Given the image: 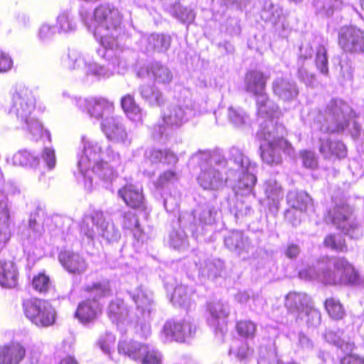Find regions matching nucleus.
<instances>
[{
    "mask_svg": "<svg viewBox=\"0 0 364 364\" xmlns=\"http://www.w3.org/2000/svg\"><path fill=\"white\" fill-rule=\"evenodd\" d=\"M219 209L214 203L208 202L198 205L192 212L193 221L190 228L193 234H203L204 230L212 227L217 221Z\"/></svg>",
    "mask_w": 364,
    "mask_h": 364,
    "instance_id": "nucleus-14",
    "label": "nucleus"
},
{
    "mask_svg": "<svg viewBox=\"0 0 364 364\" xmlns=\"http://www.w3.org/2000/svg\"><path fill=\"white\" fill-rule=\"evenodd\" d=\"M178 180L177 174L175 171L169 170L164 171L161 174L155 182V186L158 188H164L171 183H173Z\"/></svg>",
    "mask_w": 364,
    "mask_h": 364,
    "instance_id": "nucleus-62",
    "label": "nucleus"
},
{
    "mask_svg": "<svg viewBox=\"0 0 364 364\" xmlns=\"http://www.w3.org/2000/svg\"><path fill=\"white\" fill-rule=\"evenodd\" d=\"M314 46L316 48V65L322 74L327 75L328 73L327 50L325 44L321 43L317 38L314 39L312 43L305 42L301 45L298 64L302 63L301 59H308L313 56Z\"/></svg>",
    "mask_w": 364,
    "mask_h": 364,
    "instance_id": "nucleus-20",
    "label": "nucleus"
},
{
    "mask_svg": "<svg viewBox=\"0 0 364 364\" xmlns=\"http://www.w3.org/2000/svg\"><path fill=\"white\" fill-rule=\"evenodd\" d=\"M324 245L327 247L338 251L345 252L347 250L345 240L340 235H329L324 240Z\"/></svg>",
    "mask_w": 364,
    "mask_h": 364,
    "instance_id": "nucleus-58",
    "label": "nucleus"
},
{
    "mask_svg": "<svg viewBox=\"0 0 364 364\" xmlns=\"http://www.w3.org/2000/svg\"><path fill=\"white\" fill-rule=\"evenodd\" d=\"M80 232L89 240L100 236L109 242H117L121 237L118 228L112 220H107V213L101 210H93L84 216Z\"/></svg>",
    "mask_w": 364,
    "mask_h": 364,
    "instance_id": "nucleus-7",
    "label": "nucleus"
},
{
    "mask_svg": "<svg viewBox=\"0 0 364 364\" xmlns=\"http://www.w3.org/2000/svg\"><path fill=\"white\" fill-rule=\"evenodd\" d=\"M130 297L136 304V310L140 314L141 321L149 322L156 313V305L153 293L141 285L132 291Z\"/></svg>",
    "mask_w": 364,
    "mask_h": 364,
    "instance_id": "nucleus-19",
    "label": "nucleus"
},
{
    "mask_svg": "<svg viewBox=\"0 0 364 364\" xmlns=\"http://www.w3.org/2000/svg\"><path fill=\"white\" fill-rule=\"evenodd\" d=\"M269 76L259 70H249L244 79L245 90L255 98L262 95L267 93L266 85Z\"/></svg>",
    "mask_w": 364,
    "mask_h": 364,
    "instance_id": "nucleus-24",
    "label": "nucleus"
},
{
    "mask_svg": "<svg viewBox=\"0 0 364 364\" xmlns=\"http://www.w3.org/2000/svg\"><path fill=\"white\" fill-rule=\"evenodd\" d=\"M257 114L259 117L266 119L263 122L260 123L259 127L264 124L267 121H272L274 124H280L277 122H274L272 118H278L281 114L279 106L272 100H271L265 93L255 98Z\"/></svg>",
    "mask_w": 364,
    "mask_h": 364,
    "instance_id": "nucleus-28",
    "label": "nucleus"
},
{
    "mask_svg": "<svg viewBox=\"0 0 364 364\" xmlns=\"http://www.w3.org/2000/svg\"><path fill=\"white\" fill-rule=\"evenodd\" d=\"M196 331V326L191 318H172L166 321L161 334L166 342L184 343L188 338H193Z\"/></svg>",
    "mask_w": 364,
    "mask_h": 364,
    "instance_id": "nucleus-10",
    "label": "nucleus"
},
{
    "mask_svg": "<svg viewBox=\"0 0 364 364\" xmlns=\"http://www.w3.org/2000/svg\"><path fill=\"white\" fill-rule=\"evenodd\" d=\"M44 215L43 210L38 206L34 213H31L28 220V228L32 230L33 235H29L30 237L34 239L40 237L43 231V218Z\"/></svg>",
    "mask_w": 364,
    "mask_h": 364,
    "instance_id": "nucleus-49",
    "label": "nucleus"
},
{
    "mask_svg": "<svg viewBox=\"0 0 364 364\" xmlns=\"http://www.w3.org/2000/svg\"><path fill=\"white\" fill-rule=\"evenodd\" d=\"M121 164L120 156L111 147L106 149V158L91 166L92 171L103 182L106 189L113 191L112 183L117 177L116 168Z\"/></svg>",
    "mask_w": 364,
    "mask_h": 364,
    "instance_id": "nucleus-12",
    "label": "nucleus"
},
{
    "mask_svg": "<svg viewBox=\"0 0 364 364\" xmlns=\"http://www.w3.org/2000/svg\"><path fill=\"white\" fill-rule=\"evenodd\" d=\"M26 122L28 132L31 135L33 140L37 141L45 136L49 141H50V133L46 130L43 132V125L37 118L29 117L26 119Z\"/></svg>",
    "mask_w": 364,
    "mask_h": 364,
    "instance_id": "nucleus-50",
    "label": "nucleus"
},
{
    "mask_svg": "<svg viewBox=\"0 0 364 364\" xmlns=\"http://www.w3.org/2000/svg\"><path fill=\"white\" fill-rule=\"evenodd\" d=\"M304 280H318L324 284L352 285L360 284V275L355 267L343 257L323 258L316 268L309 266L299 272Z\"/></svg>",
    "mask_w": 364,
    "mask_h": 364,
    "instance_id": "nucleus-4",
    "label": "nucleus"
},
{
    "mask_svg": "<svg viewBox=\"0 0 364 364\" xmlns=\"http://www.w3.org/2000/svg\"><path fill=\"white\" fill-rule=\"evenodd\" d=\"M58 260L65 270L73 274H82L87 267L83 257L71 250L61 251L58 255Z\"/></svg>",
    "mask_w": 364,
    "mask_h": 364,
    "instance_id": "nucleus-26",
    "label": "nucleus"
},
{
    "mask_svg": "<svg viewBox=\"0 0 364 364\" xmlns=\"http://www.w3.org/2000/svg\"><path fill=\"white\" fill-rule=\"evenodd\" d=\"M84 24L100 40L103 48L111 50L119 46L118 38L122 33V16L118 9L109 5H100L90 16L87 10L79 11Z\"/></svg>",
    "mask_w": 364,
    "mask_h": 364,
    "instance_id": "nucleus-3",
    "label": "nucleus"
},
{
    "mask_svg": "<svg viewBox=\"0 0 364 364\" xmlns=\"http://www.w3.org/2000/svg\"><path fill=\"white\" fill-rule=\"evenodd\" d=\"M208 324L214 330L217 336L223 338L227 331V318L230 314L228 303L220 301L208 304Z\"/></svg>",
    "mask_w": 364,
    "mask_h": 364,
    "instance_id": "nucleus-18",
    "label": "nucleus"
},
{
    "mask_svg": "<svg viewBox=\"0 0 364 364\" xmlns=\"http://www.w3.org/2000/svg\"><path fill=\"white\" fill-rule=\"evenodd\" d=\"M86 69L87 73L98 77H109L113 75V71L95 63H89Z\"/></svg>",
    "mask_w": 364,
    "mask_h": 364,
    "instance_id": "nucleus-63",
    "label": "nucleus"
},
{
    "mask_svg": "<svg viewBox=\"0 0 364 364\" xmlns=\"http://www.w3.org/2000/svg\"><path fill=\"white\" fill-rule=\"evenodd\" d=\"M85 291L89 294V296L93 301L101 303V301L112 295V291L110 282L107 280H102L94 282L85 287Z\"/></svg>",
    "mask_w": 364,
    "mask_h": 364,
    "instance_id": "nucleus-40",
    "label": "nucleus"
},
{
    "mask_svg": "<svg viewBox=\"0 0 364 364\" xmlns=\"http://www.w3.org/2000/svg\"><path fill=\"white\" fill-rule=\"evenodd\" d=\"M57 26L59 33H70L75 31L77 25L70 11H63L58 15Z\"/></svg>",
    "mask_w": 364,
    "mask_h": 364,
    "instance_id": "nucleus-52",
    "label": "nucleus"
},
{
    "mask_svg": "<svg viewBox=\"0 0 364 364\" xmlns=\"http://www.w3.org/2000/svg\"><path fill=\"white\" fill-rule=\"evenodd\" d=\"M264 188L269 211L275 215L278 212L280 202L284 197L282 188L274 179L267 180L264 183Z\"/></svg>",
    "mask_w": 364,
    "mask_h": 364,
    "instance_id": "nucleus-30",
    "label": "nucleus"
},
{
    "mask_svg": "<svg viewBox=\"0 0 364 364\" xmlns=\"http://www.w3.org/2000/svg\"><path fill=\"white\" fill-rule=\"evenodd\" d=\"M296 321L298 323L304 322L309 328H316L321 325V314L312 304L304 312L296 316Z\"/></svg>",
    "mask_w": 364,
    "mask_h": 364,
    "instance_id": "nucleus-44",
    "label": "nucleus"
},
{
    "mask_svg": "<svg viewBox=\"0 0 364 364\" xmlns=\"http://www.w3.org/2000/svg\"><path fill=\"white\" fill-rule=\"evenodd\" d=\"M75 103L80 110L97 120H103L105 115L111 114L114 110V102L103 97H75Z\"/></svg>",
    "mask_w": 364,
    "mask_h": 364,
    "instance_id": "nucleus-15",
    "label": "nucleus"
},
{
    "mask_svg": "<svg viewBox=\"0 0 364 364\" xmlns=\"http://www.w3.org/2000/svg\"><path fill=\"white\" fill-rule=\"evenodd\" d=\"M191 159L200 168L197 182L203 190L219 191L228 182L236 181V172L228 167L227 159L220 150L198 151Z\"/></svg>",
    "mask_w": 364,
    "mask_h": 364,
    "instance_id": "nucleus-2",
    "label": "nucleus"
},
{
    "mask_svg": "<svg viewBox=\"0 0 364 364\" xmlns=\"http://www.w3.org/2000/svg\"><path fill=\"white\" fill-rule=\"evenodd\" d=\"M50 279L44 273H39L32 279L33 288L40 293H46L50 289Z\"/></svg>",
    "mask_w": 364,
    "mask_h": 364,
    "instance_id": "nucleus-57",
    "label": "nucleus"
},
{
    "mask_svg": "<svg viewBox=\"0 0 364 364\" xmlns=\"http://www.w3.org/2000/svg\"><path fill=\"white\" fill-rule=\"evenodd\" d=\"M18 282V272L11 261H0V286L4 288L15 287Z\"/></svg>",
    "mask_w": 364,
    "mask_h": 364,
    "instance_id": "nucleus-36",
    "label": "nucleus"
},
{
    "mask_svg": "<svg viewBox=\"0 0 364 364\" xmlns=\"http://www.w3.org/2000/svg\"><path fill=\"white\" fill-rule=\"evenodd\" d=\"M147 346V344L134 341H119L118 344V351L120 354H124L135 361L140 362Z\"/></svg>",
    "mask_w": 364,
    "mask_h": 364,
    "instance_id": "nucleus-38",
    "label": "nucleus"
},
{
    "mask_svg": "<svg viewBox=\"0 0 364 364\" xmlns=\"http://www.w3.org/2000/svg\"><path fill=\"white\" fill-rule=\"evenodd\" d=\"M195 293L192 287L186 285H178L175 287L171 297V301L174 305L182 306L187 309H191L195 305L193 299Z\"/></svg>",
    "mask_w": 364,
    "mask_h": 364,
    "instance_id": "nucleus-37",
    "label": "nucleus"
},
{
    "mask_svg": "<svg viewBox=\"0 0 364 364\" xmlns=\"http://www.w3.org/2000/svg\"><path fill=\"white\" fill-rule=\"evenodd\" d=\"M101 309L102 304L88 299L78 305L75 316L82 323H86L94 320L101 312Z\"/></svg>",
    "mask_w": 364,
    "mask_h": 364,
    "instance_id": "nucleus-35",
    "label": "nucleus"
},
{
    "mask_svg": "<svg viewBox=\"0 0 364 364\" xmlns=\"http://www.w3.org/2000/svg\"><path fill=\"white\" fill-rule=\"evenodd\" d=\"M341 0H314L315 13L321 17L331 16L342 5Z\"/></svg>",
    "mask_w": 364,
    "mask_h": 364,
    "instance_id": "nucleus-45",
    "label": "nucleus"
},
{
    "mask_svg": "<svg viewBox=\"0 0 364 364\" xmlns=\"http://www.w3.org/2000/svg\"><path fill=\"white\" fill-rule=\"evenodd\" d=\"M188 90L183 89L177 105H172L162 113L164 123L168 127L178 128L201 110L196 102H192Z\"/></svg>",
    "mask_w": 364,
    "mask_h": 364,
    "instance_id": "nucleus-8",
    "label": "nucleus"
},
{
    "mask_svg": "<svg viewBox=\"0 0 364 364\" xmlns=\"http://www.w3.org/2000/svg\"><path fill=\"white\" fill-rule=\"evenodd\" d=\"M324 306L328 316L333 320H341L346 316V311L340 301L335 298L326 299Z\"/></svg>",
    "mask_w": 364,
    "mask_h": 364,
    "instance_id": "nucleus-51",
    "label": "nucleus"
},
{
    "mask_svg": "<svg viewBox=\"0 0 364 364\" xmlns=\"http://www.w3.org/2000/svg\"><path fill=\"white\" fill-rule=\"evenodd\" d=\"M101 129L109 140L125 146L130 145L132 140L120 117H105L101 122Z\"/></svg>",
    "mask_w": 364,
    "mask_h": 364,
    "instance_id": "nucleus-21",
    "label": "nucleus"
},
{
    "mask_svg": "<svg viewBox=\"0 0 364 364\" xmlns=\"http://www.w3.org/2000/svg\"><path fill=\"white\" fill-rule=\"evenodd\" d=\"M114 335L112 333H106L105 336L100 338L98 344L102 350L111 358V350L114 348Z\"/></svg>",
    "mask_w": 364,
    "mask_h": 364,
    "instance_id": "nucleus-64",
    "label": "nucleus"
},
{
    "mask_svg": "<svg viewBox=\"0 0 364 364\" xmlns=\"http://www.w3.org/2000/svg\"><path fill=\"white\" fill-rule=\"evenodd\" d=\"M120 104L122 109L126 116L131 120L136 123H142L143 117L146 113L136 104L134 97L132 94H127L121 98Z\"/></svg>",
    "mask_w": 364,
    "mask_h": 364,
    "instance_id": "nucleus-33",
    "label": "nucleus"
},
{
    "mask_svg": "<svg viewBox=\"0 0 364 364\" xmlns=\"http://www.w3.org/2000/svg\"><path fill=\"white\" fill-rule=\"evenodd\" d=\"M225 246L232 252H235L244 259L250 257L254 246L249 237L242 231L232 230L224 237Z\"/></svg>",
    "mask_w": 364,
    "mask_h": 364,
    "instance_id": "nucleus-23",
    "label": "nucleus"
},
{
    "mask_svg": "<svg viewBox=\"0 0 364 364\" xmlns=\"http://www.w3.org/2000/svg\"><path fill=\"white\" fill-rule=\"evenodd\" d=\"M108 316L113 323L124 322L129 315V310L120 299L112 301L108 306Z\"/></svg>",
    "mask_w": 364,
    "mask_h": 364,
    "instance_id": "nucleus-43",
    "label": "nucleus"
},
{
    "mask_svg": "<svg viewBox=\"0 0 364 364\" xmlns=\"http://www.w3.org/2000/svg\"><path fill=\"white\" fill-rule=\"evenodd\" d=\"M24 314L36 326L48 327L55 321V311L47 301L33 299L24 303Z\"/></svg>",
    "mask_w": 364,
    "mask_h": 364,
    "instance_id": "nucleus-11",
    "label": "nucleus"
},
{
    "mask_svg": "<svg viewBox=\"0 0 364 364\" xmlns=\"http://www.w3.org/2000/svg\"><path fill=\"white\" fill-rule=\"evenodd\" d=\"M169 243L174 249L180 250L188 245V237L185 231L181 229L173 228L169 235Z\"/></svg>",
    "mask_w": 364,
    "mask_h": 364,
    "instance_id": "nucleus-55",
    "label": "nucleus"
},
{
    "mask_svg": "<svg viewBox=\"0 0 364 364\" xmlns=\"http://www.w3.org/2000/svg\"><path fill=\"white\" fill-rule=\"evenodd\" d=\"M313 304L311 298L305 293L289 292L285 297L284 306L287 310L296 314L304 312Z\"/></svg>",
    "mask_w": 364,
    "mask_h": 364,
    "instance_id": "nucleus-31",
    "label": "nucleus"
},
{
    "mask_svg": "<svg viewBox=\"0 0 364 364\" xmlns=\"http://www.w3.org/2000/svg\"><path fill=\"white\" fill-rule=\"evenodd\" d=\"M287 130L283 124H274L272 121L262 124L256 136L263 141L259 145L260 156L268 165L277 166L282 163L281 150L290 154L292 146L285 139Z\"/></svg>",
    "mask_w": 364,
    "mask_h": 364,
    "instance_id": "nucleus-5",
    "label": "nucleus"
},
{
    "mask_svg": "<svg viewBox=\"0 0 364 364\" xmlns=\"http://www.w3.org/2000/svg\"><path fill=\"white\" fill-rule=\"evenodd\" d=\"M81 141L83 148L81 154L77 156V165L79 173L86 179L91 166L100 162L102 158H106V151L103 152L102 146L95 140L83 136Z\"/></svg>",
    "mask_w": 364,
    "mask_h": 364,
    "instance_id": "nucleus-13",
    "label": "nucleus"
},
{
    "mask_svg": "<svg viewBox=\"0 0 364 364\" xmlns=\"http://www.w3.org/2000/svg\"><path fill=\"white\" fill-rule=\"evenodd\" d=\"M123 220L122 226L124 229L129 230L132 232L134 237L138 242L143 243L147 238L146 234L141 228L138 218L133 211L124 212L122 214Z\"/></svg>",
    "mask_w": 364,
    "mask_h": 364,
    "instance_id": "nucleus-41",
    "label": "nucleus"
},
{
    "mask_svg": "<svg viewBox=\"0 0 364 364\" xmlns=\"http://www.w3.org/2000/svg\"><path fill=\"white\" fill-rule=\"evenodd\" d=\"M69 68L71 70L87 68L89 63L85 57L77 50H70L68 53Z\"/></svg>",
    "mask_w": 364,
    "mask_h": 364,
    "instance_id": "nucleus-56",
    "label": "nucleus"
},
{
    "mask_svg": "<svg viewBox=\"0 0 364 364\" xmlns=\"http://www.w3.org/2000/svg\"><path fill=\"white\" fill-rule=\"evenodd\" d=\"M189 271L197 270L199 274L209 279H216L222 277L225 267L224 262L218 258L205 259L203 254L195 255L188 261Z\"/></svg>",
    "mask_w": 364,
    "mask_h": 364,
    "instance_id": "nucleus-16",
    "label": "nucleus"
},
{
    "mask_svg": "<svg viewBox=\"0 0 364 364\" xmlns=\"http://www.w3.org/2000/svg\"><path fill=\"white\" fill-rule=\"evenodd\" d=\"M152 78L156 82L168 84L173 79V74L169 68L160 62H151Z\"/></svg>",
    "mask_w": 364,
    "mask_h": 364,
    "instance_id": "nucleus-48",
    "label": "nucleus"
},
{
    "mask_svg": "<svg viewBox=\"0 0 364 364\" xmlns=\"http://www.w3.org/2000/svg\"><path fill=\"white\" fill-rule=\"evenodd\" d=\"M272 87L274 95L284 102L295 100L299 92L296 83L287 77L275 78Z\"/></svg>",
    "mask_w": 364,
    "mask_h": 364,
    "instance_id": "nucleus-25",
    "label": "nucleus"
},
{
    "mask_svg": "<svg viewBox=\"0 0 364 364\" xmlns=\"http://www.w3.org/2000/svg\"><path fill=\"white\" fill-rule=\"evenodd\" d=\"M118 195L132 208L144 209V198L141 188L134 184H127L118 190Z\"/></svg>",
    "mask_w": 364,
    "mask_h": 364,
    "instance_id": "nucleus-29",
    "label": "nucleus"
},
{
    "mask_svg": "<svg viewBox=\"0 0 364 364\" xmlns=\"http://www.w3.org/2000/svg\"><path fill=\"white\" fill-rule=\"evenodd\" d=\"M230 122L235 127H242L250 122V117L247 113L240 107H230L228 110Z\"/></svg>",
    "mask_w": 364,
    "mask_h": 364,
    "instance_id": "nucleus-53",
    "label": "nucleus"
},
{
    "mask_svg": "<svg viewBox=\"0 0 364 364\" xmlns=\"http://www.w3.org/2000/svg\"><path fill=\"white\" fill-rule=\"evenodd\" d=\"M355 117L350 106L341 99H333L320 110L315 117L312 128L326 134L341 133ZM320 153L326 159L336 156L338 159L346 156V148L340 141H332L327 135L319 137Z\"/></svg>",
    "mask_w": 364,
    "mask_h": 364,
    "instance_id": "nucleus-1",
    "label": "nucleus"
},
{
    "mask_svg": "<svg viewBox=\"0 0 364 364\" xmlns=\"http://www.w3.org/2000/svg\"><path fill=\"white\" fill-rule=\"evenodd\" d=\"M253 213L254 210L250 203L245 201L237 202L235 216L237 220L251 218Z\"/></svg>",
    "mask_w": 364,
    "mask_h": 364,
    "instance_id": "nucleus-61",
    "label": "nucleus"
},
{
    "mask_svg": "<svg viewBox=\"0 0 364 364\" xmlns=\"http://www.w3.org/2000/svg\"><path fill=\"white\" fill-rule=\"evenodd\" d=\"M117 48V47L111 50L109 48H104V57L107 58L109 65L112 66L113 73H123L128 68L129 63L124 59L123 54L120 55V53H114V56L112 55Z\"/></svg>",
    "mask_w": 364,
    "mask_h": 364,
    "instance_id": "nucleus-46",
    "label": "nucleus"
},
{
    "mask_svg": "<svg viewBox=\"0 0 364 364\" xmlns=\"http://www.w3.org/2000/svg\"><path fill=\"white\" fill-rule=\"evenodd\" d=\"M228 167L236 172V181L233 189L237 195L253 193L257 182L255 172L257 165L250 161L244 151L237 146H232L228 151Z\"/></svg>",
    "mask_w": 364,
    "mask_h": 364,
    "instance_id": "nucleus-6",
    "label": "nucleus"
},
{
    "mask_svg": "<svg viewBox=\"0 0 364 364\" xmlns=\"http://www.w3.org/2000/svg\"><path fill=\"white\" fill-rule=\"evenodd\" d=\"M140 362L142 364H161V355L156 348L148 345Z\"/></svg>",
    "mask_w": 364,
    "mask_h": 364,
    "instance_id": "nucleus-59",
    "label": "nucleus"
},
{
    "mask_svg": "<svg viewBox=\"0 0 364 364\" xmlns=\"http://www.w3.org/2000/svg\"><path fill=\"white\" fill-rule=\"evenodd\" d=\"M326 220L352 239H359L363 235L362 228L358 223L353 209L346 203L336 205L328 212Z\"/></svg>",
    "mask_w": 364,
    "mask_h": 364,
    "instance_id": "nucleus-9",
    "label": "nucleus"
},
{
    "mask_svg": "<svg viewBox=\"0 0 364 364\" xmlns=\"http://www.w3.org/2000/svg\"><path fill=\"white\" fill-rule=\"evenodd\" d=\"M283 11L278 5L274 4L271 0H265L261 11V18L264 21L276 24L282 17Z\"/></svg>",
    "mask_w": 364,
    "mask_h": 364,
    "instance_id": "nucleus-47",
    "label": "nucleus"
},
{
    "mask_svg": "<svg viewBox=\"0 0 364 364\" xmlns=\"http://www.w3.org/2000/svg\"><path fill=\"white\" fill-rule=\"evenodd\" d=\"M323 337L326 342L336 346L345 353H350L355 348L354 343L344 336L343 330H326L323 334Z\"/></svg>",
    "mask_w": 364,
    "mask_h": 364,
    "instance_id": "nucleus-34",
    "label": "nucleus"
},
{
    "mask_svg": "<svg viewBox=\"0 0 364 364\" xmlns=\"http://www.w3.org/2000/svg\"><path fill=\"white\" fill-rule=\"evenodd\" d=\"M171 41V37L168 34L152 33L141 37L139 46L141 50L147 54L165 53L169 49Z\"/></svg>",
    "mask_w": 364,
    "mask_h": 364,
    "instance_id": "nucleus-22",
    "label": "nucleus"
},
{
    "mask_svg": "<svg viewBox=\"0 0 364 364\" xmlns=\"http://www.w3.org/2000/svg\"><path fill=\"white\" fill-rule=\"evenodd\" d=\"M338 44L346 53H364V31L355 26H343L338 31Z\"/></svg>",
    "mask_w": 364,
    "mask_h": 364,
    "instance_id": "nucleus-17",
    "label": "nucleus"
},
{
    "mask_svg": "<svg viewBox=\"0 0 364 364\" xmlns=\"http://www.w3.org/2000/svg\"><path fill=\"white\" fill-rule=\"evenodd\" d=\"M240 336L245 338H253L256 332V324L250 321H240L236 325Z\"/></svg>",
    "mask_w": 364,
    "mask_h": 364,
    "instance_id": "nucleus-60",
    "label": "nucleus"
},
{
    "mask_svg": "<svg viewBox=\"0 0 364 364\" xmlns=\"http://www.w3.org/2000/svg\"><path fill=\"white\" fill-rule=\"evenodd\" d=\"M169 13L183 23H190L195 19L193 11L187 7H183L181 4L171 8Z\"/></svg>",
    "mask_w": 364,
    "mask_h": 364,
    "instance_id": "nucleus-54",
    "label": "nucleus"
},
{
    "mask_svg": "<svg viewBox=\"0 0 364 364\" xmlns=\"http://www.w3.org/2000/svg\"><path fill=\"white\" fill-rule=\"evenodd\" d=\"M287 201L291 208L299 211H306L313 206L312 198L304 191H290L287 196Z\"/></svg>",
    "mask_w": 364,
    "mask_h": 364,
    "instance_id": "nucleus-39",
    "label": "nucleus"
},
{
    "mask_svg": "<svg viewBox=\"0 0 364 364\" xmlns=\"http://www.w3.org/2000/svg\"><path fill=\"white\" fill-rule=\"evenodd\" d=\"M23 360V343L14 339L0 344V364H20Z\"/></svg>",
    "mask_w": 364,
    "mask_h": 364,
    "instance_id": "nucleus-27",
    "label": "nucleus"
},
{
    "mask_svg": "<svg viewBox=\"0 0 364 364\" xmlns=\"http://www.w3.org/2000/svg\"><path fill=\"white\" fill-rule=\"evenodd\" d=\"M23 87L22 85L17 84L11 90V105L9 109V114L11 117H14L20 122H23Z\"/></svg>",
    "mask_w": 364,
    "mask_h": 364,
    "instance_id": "nucleus-42",
    "label": "nucleus"
},
{
    "mask_svg": "<svg viewBox=\"0 0 364 364\" xmlns=\"http://www.w3.org/2000/svg\"><path fill=\"white\" fill-rule=\"evenodd\" d=\"M141 97L151 107H161L166 102L163 92L154 85H141L139 87Z\"/></svg>",
    "mask_w": 364,
    "mask_h": 364,
    "instance_id": "nucleus-32",
    "label": "nucleus"
}]
</instances>
